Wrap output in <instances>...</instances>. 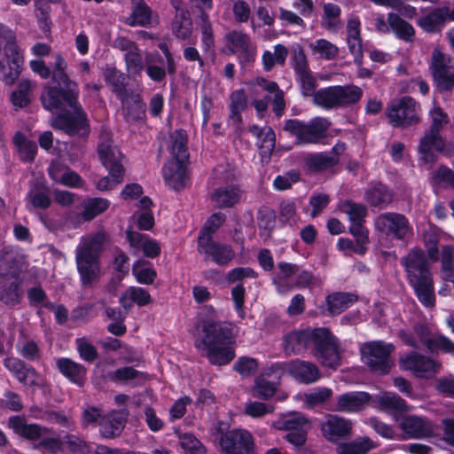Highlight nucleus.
Instances as JSON below:
<instances>
[{"instance_id":"052dcab7","label":"nucleus","mask_w":454,"mask_h":454,"mask_svg":"<svg viewBox=\"0 0 454 454\" xmlns=\"http://www.w3.org/2000/svg\"><path fill=\"white\" fill-rule=\"evenodd\" d=\"M231 300L234 304V309L241 320L246 317L245 297L246 289L243 283L236 284L231 290Z\"/></svg>"},{"instance_id":"a211bd4d","label":"nucleus","mask_w":454,"mask_h":454,"mask_svg":"<svg viewBox=\"0 0 454 454\" xmlns=\"http://www.w3.org/2000/svg\"><path fill=\"white\" fill-rule=\"evenodd\" d=\"M311 327L301 330H294L283 336L282 347L286 356L302 355L309 348Z\"/></svg>"},{"instance_id":"c03bdc74","label":"nucleus","mask_w":454,"mask_h":454,"mask_svg":"<svg viewBox=\"0 0 454 454\" xmlns=\"http://www.w3.org/2000/svg\"><path fill=\"white\" fill-rule=\"evenodd\" d=\"M132 273L137 283L152 285L157 278V271L146 260H137L132 266Z\"/></svg>"},{"instance_id":"412c9836","label":"nucleus","mask_w":454,"mask_h":454,"mask_svg":"<svg viewBox=\"0 0 454 454\" xmlns=\"http://www.w3.org/2000/svg\"><path fill=\"white\" fill-rule=\"evenodd\" d=\"M394 191L382 182L372 183L364 192V199L372 207L382 210L394 200Z\"/></svg>"},{"instance_id":"bb28decb","label":"nucleus","mask_w":454,"mask_h":454,"mask_svg":"<svg viewBox=\"0 0 454 454\" xmlns=\"http://www.w3.org/2000/svg\"><path fill=\"white\" fill-rule=\"evenodd\" d=\"M186 162V160H174L163 166V177L166 183L175 191H179L185 186L187 177Z\"/></svg>"},{"instance_id":"09e8293b","label":"nucleus","mask_w":454,"mask_h":454,"mask_svg":"<svg viewBox=\"0 0 454 454\" xmlns=\"http://www.w3.org/2000/svg\"><path fill=\"white\" fill-rule=\"evenodd\" d=\"M226 215L222 212L213 213L206 220L204 225L200 231L197 242L206 241L207 239H213L214 234L225 223Z\"/></svg>"},{"instance_id":"f03ea898","label":"nucleus","mask_w":454,"mask_h":454,"mask_svg":"<svg viewBox=\"0 0 454 454\" xmlns=\"http://www.w3.org/2000/svg\"><path fill=\"white\" fill-rule=\"evenodd\" d=\"M428 259L432 262L439 260V248L436 244L427 248V254L420 247L411 248L401 258L400 263L406 273V280L413 288L419 301L426 308H433L435 306V294Z\"/></svg>"},{"instance_id":"c85d7f7f","label":"nucleus","mask_w":454,"mask_h":454,"mask_svg":"<svg viewBox=\"0 0 454 454\" xmlns=\"http://www.w3.org/2000/svg\"><path fill=\"white\" fill-rule=\"evenodd\" d=\"M229 123L236 129H241L243 123L242 112L247 107V97L244 89L233 90L230 95Z\"/></svg>"},{"instance_id":"e2e57ef3","label":"nucleus","mask_w":454,"mask_h":454,"mask_svg":"<svg viewBox=\"0 0 454 454\" xmlns=\"http://www.w3.org/2000/svg\"><path fill=\"white\" fill-rule=\"evenodd\" d=\"M187 137L182 131H176L173 138L172 151L174 160H189V153L187 148Z\"/></svg>"},{"instance_id":"6ab92c4d","label":"nucleus","mask_w":454,"mask_h":454,"mask_svg":"<svg viewBox=\"0 0 454 454\" xmlns=\"http://www.w3.org/2000/svg\"><path fill=\"white\" fill-rule=\"evenodd\" d=\"M372 395L364 391H350L337 396L335 411L345 413H357L370 403Z\"/></svg>"},{"instance_id":"bf43d9fd","label":"nucleus","mask_w":454,"mask_h":454,"mask_svg":"<svg viewBox=\"0 0 454 454\" xmlns=\"http://www.w3.org/2000/svg\"><path fill=\"white\" fill-rule=\"evenodd\" d=\"M380 404L383 409L392 410L396 412H404L408 410L406 402L395 393H385L380 398Z\"/></svg>"},{"instance_id":"a18cd8bd","label":"nucleus","mask_w":454,"mask_h":454,"mask_svg":"<svg viewBox=\"0 0 454 454\" xmlns=\"http://www.w3.org/2000/svg\"><path fill=\"white\" fill-rule=\"evenodd\" d=\"M27 296L30 307L37 309L36 314L41 317L43 309H52V301L48 298L46 292L40 286L27 289Z\"/></svg>"},{"instance_id":"39448f33","label":"nucleus","mask_w":454,"mask_h":454,"mask_svg":"<svg viewBox=\"0 0 454 454\" xmlns=\"http://www.w3.org/2000/svg\"><path fill=\"white\" fill-rule=\"evenodd\" d=\"M97 151L100 162L109 175L100 178L96 187L101 192L113 190L124 178L125 168L121 162L123 154L111 140L99 143Z\"/></svg>"},{"instance_id":"37998d69","label":"nucleus","mask_w":454,"mask_h":454,"mask_svg":"<svg viewBox=\"0 0 454 454\" xmlns=\"http://www.w3.org/2000/svg\"><path fill=\"white\" fill-rule=\"evenodd\" d=\"M339 162V158L327 153H312L306 157L305 165L313 172H320L329 169Z\"/></svg>"},{"instance_id":"864d4df0","label":"nucleus","mask_w":454,"mask_h":454,"mask_svg":"<svg viewBox=\"0 0 454 454\" xmlns=\"http://www.w3.org/2000/svg\"><path fill=\"white\" fill-rule=\"evenodd\" d=\"M31 83L28 80H21L17 89L11 94V101L16 107L24 108L30 104L29 91Z\"/></svg>"},{"instance_id":"c756f323","label":"nucleus","mask_w":454,"mask_h":454,"mask_svg":"<svg viewBox=\"0 0 454 454\" xmlns=\"http://www.w3.org/2000/svg\"><path fill=\"white\" fill-rule=\"evenodd\" d=\"M403 430L411 438H425L434 433L432 423L426 418L407 416L402 422Z\"/></svg>"},{"instance_id":"473e14b6","label":"nucleus","mask_w":454,"mask_h":454,"mask_svg":"<svg viewBox=\"0 0 454 454\" xmlns=\"http://www.w3.org/2000/svg\"><path fill=\"white\" fill-rule=\"evenodd\" d=\"M447 12L445 8L436 7L427 14L420 17L417 24L427 33L440 32L446 23L445 15Z\"/></svg>"},{"instance_id":"4d7b16f0","label":"nucleus","mask_w":454,"mask_h":454,"mask_svg":"<svg viewBox=\"0 0 454 454\" xmlns=\"http://www.w3.org/2000/svg\"><path fill=\"white\" fill-rule=\"evenodd\" d=\"M76 350L82 360L87 363H93L98 357L97 348L85 337L75 340Z\"/></svg>"},{"instance_id":"aec40b11","label":"nucleus","mask_w":454,"mask_h":454,"mask_svg":"<svg viewBox=\"0 0 454 454\" xmlns=\"http://www.w3.org/2000/svg\"><path fill=\"white\" fill-rule=\"evenodd\" d=\"M432 74L440 91H449L454 88V67L444 62L442 53H434Z\"/></svg>"},{"instance_id":"dca6fc26","label":"nucleus","mask_w":454,"mask_h":454,"mask_svg":"<svg viewBox=\"0 0 454 454\" xmlns=\"http://www.w3.org/2000/svg\"><path fill=\"white\" fill-rule=\"evenodd\" d=\"M282 370L283 366L280 363H274L264 373L257 376L253 389L254 396L262 400H268L273 396L279 386V372Z\"/></svg>"},{"instance_id":"1a4fd4ad","label":"nucleus","mask_w":454,"mask_h":454,"mask_svg":"<svg viewBox=\"0 0 454 454\" xmlns=\"http://www.w3.org/2000/svg\"><path fill=\"white\" fill-rule=\"evenodd\" d=\"M56 112L57 114L51 121V127L60 130L69 137L87 138L90 133V123L88 114L81 103L74 107Z\"/></svg>"},{"instance_id":"393cba45","label":"nucleus","mask_w":454,"mask_h":454,"mask_svg":"<svg viewBox=\"0 0 454 454\" xmlns=\"http://www.w3.org/2000/svg\"><path fill=\"white\" fill-rule=\"evenodd\" d=\"M123 108V116L127 121L137 122L145 118L146 104L138 93L132 90L118 98Z\"/></svg>"},{"instance_id":"9b49d317","label":"nucleus","mask_w":454,"mask_h":454,"mask_svg":"<svg viewBox=\"0 0 454 454\" xmlns=\"http://www.w3.org/2000/svg\"><path fill=\"white\" fill-rule=\"evenodd\" d=\"M376 229L387 237L407 244L413 237V227L408 217L401 213L386 212L375 219Z\"/></svg>"},{"instance_id":"f704fd0d","label":"nucleus","mask_w":454,"mask_h":454,"mask_svg":"<svg viewBox=\"0 0 454 454\" xmlns=\"http://www.w3.org/2000/svg\"><path fill=\"white\" fill-rule=\"evenodd\" d=\"M12 142L22 162H34L37 154V145L35 141L29 140L21 131H17L13 136Z\"/></svg>"},{"instance_id":"cd10ccee","label":"nucleus","mask_w":454,"mask_h":454,"mask_svg":"<svg viewBox=\"0 0 454 454\" xmlns=\"http://www.w3.org/2000/svg\"><path fill=\"white\" fill-rule=\"evenodd\" d=\"M59 372L71 383L79 387L84 385L87 375L86 367L68 357H60L56 361Z\"/></svg>"},{"instance_id":"4468645a","label":"nucleus","mask_w":454,"mask_h":454,"mask_svg":"<svg viewBox=\"0 0 454 454\" xmlns=\"http://www.w3.org/2000/svg\"><path fill=\"white\" fill-rule=\"evenodd\" d=\"M198 252L218 266H228L235 258L236 253L230 244L214 239L198 242Z\"/></svg>"},{"instance_id":"680f3d73","label":"nucleus","mask_w":454,"mask_h":454,"mask_svg":"<svg viewBox=\"0 0 454 454\" xmlns=\"http://www.w3.org/2000/svg\"><path fill=\"white\" fill-rule=\"evenodd\" d=\"M257 359L249 356H239L233 364V370L242 377H248L257 371Z\"/></svg>"},{"instance_id":"5fc2aeb1","label":"nucleus","mask_w":454,"mask_h":454,"mask_svg":"<svg viewBox=\"0 0 454 454\" xmlns=\"http://www.w3.org/2000/svg\"><path fill=\"white\" fill-rule=\"evenodd\" d=\"M44 434L43 436L35 443V449L40 450L43 454H57L62 451L63 442L59 436H50Z\"/></svg>"},{"instance_id":"7ed1b4c3","label":"nucleus","mask_w":454,"mask_h":454,"mask_svg":"<svg viewBox=\"0 0 454 454\" xmlns=\"http://www.w3.org/2000/svg\"><path fill=\"white\" fill-rule=\"evenodd\" d=\"M106 239V232L98 231L83 240L75 250L76 269L83 286H90L98 278L100 254Z\"/></svg>"},{"instance_id":"a19ab883","label":"nucleus","mask_w":454,"mask_h":454,"mask_svg":"<svg viewBox=\"0 0 454 454\" xmlns=\"http://www.w3.org/2000/svg\"><path fill=\"white\" fill-rule=\"evenodd\" d=\"M340 15L341 8L338 4L333 3L324 4L321 17L322 26L329 31H338L342 26Z\"/></svg>"},{"instance_id":"72a5a7b5","label":"nucleus","mask_w":454,"mask_h":454,"mask_svg":"<svg viewBox=\"0 0 454 454\" xmlns=\"http://www.w3.org/2000/svg\"><path fill=\"white\" fill-rule=\"evenodd\" d=\"M387 21L390 25V32L399 40L411 43L415 37V29L413 26L402 19L399 14L387 13Z\"/></svg>"},{"instance_id":"4be33fe9","label":"nucleus","mask_w":454,"mask_h":454,"mask_svg":"<svg viewBox=\"0 0 454 454\" xmlns=\"http://www.w3.org/2000/svg\"><path fill=\"white\" fill-rule=\"evenodd\" d=\"M8 423L16 434L32 442H38L44 434L51 432L46 427L35 423H27L25 418L18 415L11 417Z\"/></svg>"},{"instance_id":"6e6552de","label":"nucleus","mask_w":454,"mask_h":454,"mask_svg":"<svg viewBox=\"0 0 454 454\" xmlns=\"http://www.w3.org/2000/svg\"><path fill=\"white\" fill-rule=\"evenodd\" d=\"M331 122L324 117H314L309 121L299 119L285 121L283 129L295 137L298 144H317L327 137Z\"/></svg>"},{"instance_id":"ddd939ff","label":"nucleus","mask_w":454,"mask_h":454,"mask_svg":"<svg viewBox=\"0 0 454 454\" xmlns=\"http://www.w3.org/2000/svg\"><path fill=\"white\" fill-rule=\"evenodd\" d=\"M352 423L349 419L335 414H327L320 424L321 434L332 443L348 441L352 435Z\"/></svg>"},{"instance_id":"13d9d810","label":"nucleus","mask_w":454,"mask_h":454,"mask_svg":"<svg viewBox=\"0 0 454 454\" xmlns=\"http://www.w3.org/2000/svg\"><path fill=\"white\" fill-rule=\"evenodd\" d=\"M227 44L231 52L248 48L251 43L250 36L244 32L232 30L225 35Z\"/></svg>"},{"instance_id":"0eeeda50","label":"nucleus","mask_w":454,"mask_h":454,"mask_svg":"<svg viewBox=\"0 0 454 454\" xmlns=\"http://www.w3.org/2000/svg\"><path fill=\"white\" fill-rule=\"evenodd\" d=\"M363 95V90L354 84L333 85L317 90L314 103L325 110L348 108L358 103Z\"/></svg>"},{"instance_id":"b1692460","label":"nucleus","mask_w":454,"mask_h":454,"mask_svg":"<svg viewBox=\"0 0 454 454\" xmlns=\"http://www.w3.org/2000/svg\"><path fill=\"white\" fill-rule=\"evenodd\" d=\"M288 372L296 381L303 384L317 382L321 378L320 371L314 363L300 359L289 363Z\"/></svg>"},{"instance_id":"6e6d98bb","label":"nucleus","mask_w":454,"mask_h":454,"mask_svg":"<svg viewBox=\"0 0 454 454\" xmlns=\"http://www.w3.org/2000/svg\"><path fill=\"white\" fill-rule=\"evenodd\" d=\"M179 442L184 454H205L206 452V449L201 442L192 434H181L179 435Z\"/></svg>"},{"instance_id":"c9c22d12","label":"nucleus","mask_w":454,"mask_h":454,"mask_svg":"<svg viewBox=\"0 0 454 454\" xmlns=\"http://www.w3.org/2000/svg\"><path fill=\"white\" fill-rule=\"evenodd\" d=\"M110 200L105 198H86L82 202L83 210L81 213V216L83 221L90 222L105 213L110 207Z\"/></svg>"},{"instance_id":"4c0bfd02","label":"nucleus","mask_w":454,"mask_h":454,"mask_svg":"<svg viewBox=\"0 0 454 454\" xmlns=\"http://www.w3.org/2000/svg\"><path fill=\"white\" fill-rule=\"evenodd\" d=\"M173 35L181 40L189 39L192 34V20L189 11L176 13L171 22Z\"/></svg>"},{"instance_id":"f3484780","label":"nucleus","mask_w":454,"mask_h":454,"mask_svg":"<svg viewBox=\"0 0 454 454\" xmlns=\"http://www.w3.org/2000/svg\"><path fill=\"white\" fill-rule=\"evenodd\" d=\"M245 192L238 184H229L215 188L209 194V200L217 209H231L239 204Z\"/></svg>"},{"instance_id":"0e129e2a","label":"nucleus","mask_w":454,"mask_h":454,"mask_svg":"<svg viewBox=\"0 0 454 454\" xmlns=\"http://www.w3.org/2000/svg\"><path fill=\"white\" fill-rule=\"evenodd\" d=\"M301 175L297 170L291 169L286 175H278L273 180V187L276 191H286L294 184L300 181Z\"/></svg>"},{"instance_id":"7c9ffc66","label":"nucleus","mask_w":454,"mask_h":454,"mask_svg":"<svg viewBox=\"0 0 454 454\" xmlns=\"http://www.w3.org/2000/svg\"><path fill=\"white\" fill-rule=\"evenodd\" d=\"M4 366L22 384L35 385V380H29L30 376L36 377V370L27 365L26 363L20 358L10 356L4 360Z\"/></svg>"},{"instance_id":"2eb2a0df","label":"nucleus","mask_w":454,"mask_h":454,"mask_svg":"<svg viewBox=\"0 0 454 454\" xmlns=\"http://www.w3.org/2000/svg\"><path fill=\"white\" fill-rule=\"evenodd\" d=\"M220 445L225 454H254V442L246 429L232 430L221 438Z\"/></svg>"},{"instance_id":"49530a36","label":"nucleus","mask_w":454,"mask_h":454,"mask_svg":"<svg viewBox=\"0 0 454 454\" xmlns=\"http://www.w3.org/2000/svg\"><path fill=\"white\" fill-rule=\"evenodd\" d=\"M196 23L201 32L202 47L206 51L210 50L215 45L213 28L209 20V15L202 8H200V13L196 17Z\"/></svg>"},{"instance_id":"20e7f679","label":"nucleus","mask_w":454,"mask_h":454,"mask_svg":"<svg viewBox=\"0 0 454 454\" xmlns=\"http://www.w3.org/2000/svg\"><path fill=\"white\" fill-rule=\"evenodd\" d=\"M79 96L78 82L69 76H64L60 80L50 79L43 84L40 101L43 109L54 113L78 105Z\"/></svg>"},{"instance_id":"3c124183","label":"nucleus","mask_w":454,"mask_h":454,"mask_svg":"<svg viewBox=\"0 0 454 454\" xmlns=\"http://www.w3.org/2000/svg\"><path fill=\"white\" fill-rule=\"evenodd\" d=\"M348 231L355 238V241L356 242V254L364 255L368 250L367 245L370 242L369 231L364 226V223H351Z\"/></svg>"},{"instance_id":"2f4dec72","label":"nucleus","mask_w":454,"mask_h":454,"mask_svg":"<svg viewBox=\"0 0 454 454\" xmlns=\"http://www.w3.org/2000/svg\"><path fill=\"white\" fill-rule=\"evenodd\" d=\"M357 301V294L348 292H335L325 298L327 310L333 316L340 315Z\"/></svg>"},{"instance_id":"8fccbe9b","label":"nucleus","mask_w":454,"mask_h":454,"mask_svg":"<svg viewBox=\"0 0 454 454\" xmlns=\"http://www.w3.org/2000/svg\"><path fill=\"white\" fill-rule=\"evenodd\" d=\"M99 432L102 437L113 439L119 436L125 427V421L120 416L103 418L99 421Z\"/></svg>"},{"instance_id":"58836bf2","label":"nucleus","mask_w":454,"mask_h":454,"mask_svg":"<svg viewBox=\"0 0 454 454\" xmlns=\"http://www.w3.org/2000/svg\"><path fill=\"white\" fill-rule=\"evenodd\" d=\"M299 271V265L295 263L279 262L277 263V270L272 273V284L278 290L288 286L292 277Z\"/></svg>"},{"instance_id":"9d476101","label":"nucleus","mask_w":454,"mask_h":454,"mask_svg":"<svg viewBox=\"0 0 454 454\" xmlns=\"http://www.w3.org/2000/svg\"><path fill=\"white\" fill-rule=\"evenodd\" d=\"M420 106L410 96L391 100L386 108V116L393 128H409L420 121Z\"/></svg>"},{"instance_id":"f257e3e1","label":"nucleus","mask_w":454,"mask_h":454,"mask_svg":"<svg viewBox=\"0 0 454 454\" xmlns=\"http://www.w3.org/2000/svg\"><path fill=\"white\" fill-rule=\"evenodd\" d=\"M203 311L200 317L202 335L195 340L194 347L205 353L210 364L227 365L236 356L233 348L236 343L235 326L231 322L218 320L217 312L212 305H205Z\"/></svg>"},{"instance_id":"e433bc0d","label":"nucleus","mask_w":454,"mask_h":454,"mask_svg":"<svg viewBox=\"0 0 454 454\" xmlns=\"http://www.w3.org/2000/svg\"><path fill=\"white\" fill-rule=\"evenodd\" d=\"M20 282L18 279L0 281V301L7 306H16L20 302Z\"/></svg>"},{"instance_id":"f8f14e48","label":"nucleus","mask_w":454,"mask_h":454,"mask_svg":"<svg viewBox=\"0 0 454 454\" xmlns=\"http://www.w3.org/2000/svg\"><path fill=\"white\" fill-rule=\"evenodd\" d=\"M394 350L395 346L392 343L373 340L364 344L362 354L366 365L372 372L386 375L392 367L390 357Z\"/></svg>"},{"instance_id":"338daca9","label":"nucleus","mask_w":454,"mask_h":454,"mask_svg":"<svg viewBox=\"0 0 454 454\" xmlns=\"http://www.w3.org/2000/svg\"><path fill=\"white\" fill-rule=\"evenodd\" d=\"M258 273L251 267H236L226 275L228 284L241 283L246 278H256Z\"/></svg>"},{"instance_id":"ea45409f","label":"nucleus","mask_w":454,"mask_h":454,"mask_svg":"<svg viewBox=\"0 0 454 454\" xmlns=\"http://www.w3.org/2000/svg\"><path fill=\"white\" fill-rule=\"evenodd\" d=\"M104 78L106 82L112 87V92L117 98L131 91L127 89L125 74L115 67H107L104 72Z\"/></svg>"},{"instance_id":"a878e982","label":"nucleus","mask_w":454,"mask_h":454,"mask_svg":"<svg viewBox=\"0 0 454 454\" xmlns=\"http://www.w3.org/2000/svg\"><path fill=\"white\" fill-rule=\"evenodd\" d=\"M445 139L441 136L440 132L428 129L420 138L419 145V152L422 155L426 162H433L435 160V155L433 149L439 153L445 150Z\"/></svg>"},{"instance_id":"5701e85b","label":"nucleus","mask_w":454,"mask_h":454,"mask_svg":"<svg viewBox=\"0 0 454 454\" xmlns=\"http://www.w3.org/2000/svg\"><path fill=\"white\" fill-rule=\"evenodd\" d=\"M403 367L412 371L418 377H430L437 371L436 362L415 351L411 352L403 359Z\"/></svg>"},{"instance_id":"69168bd1","label":"nucleus","mask_w":454,"mask_h":454,"mask_svg":"<svg viewBox=\"0 0 454 454\" xmlns=\"http://www.w3.org/2000/svg\"><path fill=\"white\" fill-rule=\"evenodd\" d=\"M126 294L133 303L138 307H145L153 302V299L149 292L139 286H129L126 290Z\"/></svg>"},{"instance_id":"de8ad7c7","label":"nucleus","mask_w":454,"mask_h":454,"mask_svg":"<svg viewBox=\"0 0 454 454\" xmlns=\"http://www.w3.org/2000/svg\"><path fill=\"white\" fill-rule=\"evenodd\" d=\"M288 55L287 48L278 43L274 46V52L265 51L262 56L263 69L270 72L275 65L284 66Z\"/></svg>"},{"instance_id":"603ef678","label":"nucleus","mask_w":454,"mask_h":454,"mask_svg":"<svg viewBox=\"0 0 454 454\" xmlns=\"http://www.w3.org/2000/svg\"><path fill=\"white\" fill-rule=\"evenodd\" d=\"M134 4L132 9V21L130 26H145L151 20L152 11L144 0H132Z\"/></svg>"},{"instance_id":"79ce46f5","label":"nucleus","mask_w":454,"mask_h":454,"mask_svg":"<svg viewBox=\"0 0 454 454\" xmlns=\"http://www.w3.org/2000/svg\"><path fill=\"white\" fill-rule=\"evenodd\" d=\"M339 210L348 215V221L353 223H365L368 211L365 205L352 200H344L339 203Z\"/></svg>"},{"instance_id":"774afa93","label":"nucleus","mask_w":454,"mask_h":454,"mask_svg":"<svg viewBox=\"0 0 454 454\" xmlns=\"http://www.w3.org/2000/svg\"><path fill=\"white\" fill-rule=\"evenodd\" d=\"M127 71L132 75H138L144 69L143 58L137 51H128L124 57Z\"/></svg>"},{"instance_id":"423d86ee","label":"nucleus","mask_w":454,"mask_h":454,"mask_svg":"<svg viewBox=\"0 0 454 454\" xmlns=\"http://www.w3.org/2000/svg\"><path fill=\"white\" fill-rule=\"evenodd\" d=\"M311 354L325 366L336 369L340 364V340L328 327H311Z\"/></svg>"}]
</instances>
